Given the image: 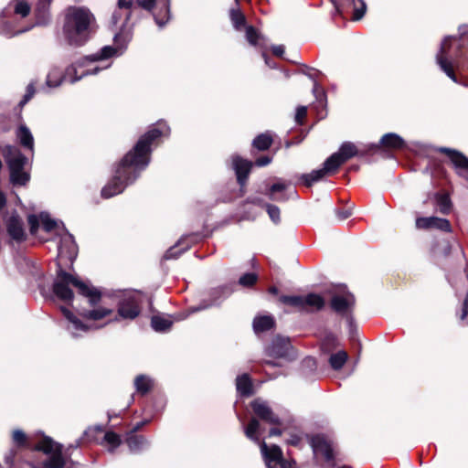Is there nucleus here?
<instances>
[{
	"label": "nucleus",
	"instance_id": "f257e3e1",
	"mask_svg": "<svg viewBox=\"0 0 468 468\" xmlns=\"http://www.w3.org/2000/svg\"><path fill=\"white\" fill-rule=\"evenodd\" d=\"M168 133L169 127L159 122L141 136L134 147L119 163L113 178L101 189V196L110 198L133 184L148 166L154 143Z\"/></svg>",
	"mask_w": 468,
	"mask_h": 468
},
{
	"label": "nucleus",
	"instance_id": "f03ea898",
	"mask_svg": "<svg viewBox=\"0 0 468 468\" xmlns=\"http://www.w3.org/2000/svg\"><path fill=\"white\" fill-rule=\"evenodd\" d=\"M96 19L85 6H69L66 9L62 35L69 46L81 47L91 37Z\"/></svg>",
	"mask_w": 468,
	"mask_h": 468
},
{
	"label": "nucleus",
	"instance_id": "7ed1b4c3",
	"mask_svg": "<svg viewBox=\"0 0 468 468\" xmlns=\"http://www.w3.org/2000/svg\"><path fill=\"white\" fill-rule=\"evenodd\" d=\"M117 55V49L105 46L100 51L85 56L66 69V76L70 83H75L86 76L98 74L111 67L110 59Z\"/></svg>",
	"mask_w": 468,
	"mask_h": 468
},
{
	"label": "nucleus",
	"instance_id": "20e7f679",
	"mask_svg": "<svg viewBox=\"0 0 468 468\" xmlns=\"http://www.w3.org/2000/svg\"><path fill=\"white\" fill-rule=\"evenodd\" d=\"M69 286L75 287L80 294L87 297L91 305H95L101 300V292L96 288L59 268L53 283L55 295L66 303H71L74 293Z\"/></svg>",
	"mask_w": 468,
	"mask_h": 468
},
{
	"label": "nucleus",
	"instance_id": "39448f33",
	"mask_svg": "<svg viewBox=\"0 0 468 468\" xmlns=\"http://www.w3.org/2000/svg\"><path fill=\"white\" fill-rule=\"evenodd\" d=\"M357 154L356 146L350 142H346L340 146L338 152L333 154L324 161L323 168L304 174L301 178L306 186H311L323 177L335 173L342 164Z\"/></svg>",
	"mask_w": 468,
	"mask_h": 468
},
{
	"label": "nucleus",
	"instance_id": "423d86ee",
	"mask_svg": "<svg viewBox=\"0 0 468 468\" xmlns=\"http://www.w3.org/2000/svg\"><path fill=\"white\" fill-rule=\"evenodd\" d=\"M79 446L80 444L76 442L65 448L57 441H38L35 448L41 451L46 455V459L35 464L33 468H65L68 459L72 454V449H77Z\"/></svg>",
	"mask_w": 468,
	"mask_h": 468
},
{
	"label": "nucleus",
	"instance_id": "0eeeda50",
	"mask_svg": "<svg viewBox=\"0 0 468 468\" xmlns=\"http://www.w3.org/2000/svg\"><path fill=\"white\" fill-rule=\"evenodd\" d=\"M3 154L10 171V182L14 186H26L30 179L29 174L24 170L27 157L12 145L5 146Z\"/></svg>",
	"mask_w": 468,
	"mask_h": 468
},
{
	"label": "nucleus",
	"instance_id": "6e6552de",
	"mask_svg": "<svg viewBox=\"0 0 468 468\" xmlns=\"http://www.w3.org/2000/svg\"><path fill=\"white\" fill-rule=\"evenodd\" d=\"M142 299L139 293L127 292L122 293L117 303V313L120 318L133 320L141 313Z\"/></svg>",
	"mask_w": 468,
	"mask_h": 468
},
{
	"label": "nucleus",
	"instance_id": "1a4fd4ad",
	"mask_svg": "<svg viewBox=\"0 0 468 468\" xmlns=\"http://www.w3.org/2000/svg\"><path fill=\"white\" fill-rule=\"evenodd\" d=\"M111 454H137L149 448L148 441H98Z\"/></svg>",
	"mask_w": 468,
	"mask_h": 468
},
{
	"label": "nucleus",
	"instance_id": "9d476101",
	"mask_svg": "<svg viewBox=\"0 0 468 468\" xmlns=\"http://www.w3.org/2000/svg\"><path fill=\"white\" fill-rule=\"evenodd\" d=\"M139 6L153 10V16L158 27H163L170 19V0H137Z\"/></svg>",
	"mask_w": 468,
	"mask_h": 468
},
{
	"label": "nucleus",
	"instance_id": "9b49d317",
	"mask_svg": "<svg viewBox=\"0 0 468 468\" xmlns=\"http://www.w3.org/2000/svg\"><path fill=\"white\" fill-rule=\"evenodd\" d=\"M260 448L267 468H290L291 464L284 461L279 446L262 441Z\"/></svg>",
	"mask_w": 468,
	"mask_h": 468
},
{
	"label": "nucleus",
	"instance_id": "f8f14e48",
	"mask_svg": "<svg viewBox=\"0 0 468 468\" xmlns=\"http://www.w3.org/2000/svg\"><path fill=\"white\" fill-rule=\"evenodd\" d=\"M30 232L35 234L38 229L39 222L42 224L43 229L46 232L56 231L58 234L62 232L63 223L61 221H57L52 218L50 215L47 212H41L39 216L37 215H29L27 218Z\"/></svg>",
	"mask_w": 468,
	"mask_h": 468
},
{
	"label": "nucleus",
	"instance_id": "ddd939ff",
	"mask_svg": "<svg viewBox=\"0 0 468 468\" xmlns=\"http://www.w3.org/2000/svg\"><path fill=\"white\" fill-rule=\"evenodd\" d=\"M453 37H447L443 39L439 54L436 57L437 63L446 75L454 82H457L456 76L453 72L452 56L450 54V47Z\"/></svg>",
	"mask_w": 468,
	"mask_h": 468
},
{
	"label": "nucleus",
	"instance_id": "4468645a",
	"mask_svg": "<svg viewBox=\"0 0 468 468\" xmlns=\"http://www.w3.org/2000/svg\"><path fill=\"white\" fill-rule=\"evenodd\" d=\"M355 303V298L346 286L337 287L335 293L331 300V307L337 313H345Z\"/></svg>",
	"mask_w": 468,
	"mask_h": 468
},
{
	"label": "nucleus",
	"instance_id": "2eb2a0df",
	"mask_svg": "<svg viewBox=\"0 0 468 468\" xmlns=\"http://www.w3.org/2000/svg\"><path fill=\"white\" fill-rule=\"evenodd\" d=\"M60 239L58 246V256L59 258H67L72 261L77 255V245L73 236L67 231L62 226V232L59 233Z\"/></svg>",
	"mask_w": 468,
	"mask_h": 468
},
{
	"label": "nucleus",
	"instance_id": "dca6fc26",
	"mask_svg": "<svg viewBox=\"0 0 468 468\" xmlns=\"http://www.w3.org/2000/svg\"><path fill=\"white\" fill-rule=\"evenodd\" d=\"M61 312H62L63 315L65 316V318L69 321L67 329L71 334V335L73 337L80 336V335H81L82 333H86L90 329L99 327V326H94L93 324L82 323L79 318H77L66 307H62Z\"/></svg>",
	"mask_w": 468,
	"mask_h": 468
},
{
	"label": "nucleus",
	"instance_id": "f3484780",
	"mask_svg": "<svg viewBox=\"0 0 468 468\" xmlns=\"http://www.w3.org/2000/svg\"><path fill=\"white\" fill-rule=\"evenodd\" d=\"M440 151L445 153L449 156L457 174L468 181V158L463 154L448 148H441Z\"/></svg>",
	"mask_w": 468,
	"mask_h": 468
},
{
	"label": "nucleus",
	"instance_id": "a211bd4d",
	"mask_svg": "<svg viewBox=\"0 0 468 468\" xmlns=\"http://www.w3.org/2000/svg\"><path fill=\"white\" fill-rule=\"evenodd\" d=\"M311 447L317 460H323L335 464V452L330 441H311Z\"/></svg>",
	"mask_w": 468,
	"mask_h": 468
},
{
	"label": "nucleus",
	"instance_id": "6ab92c4d",
	"mask_svg": "<svg viewBox=\"0 0 468 468\" xmlns=\"http://www.w3.org/2000/svg\"><path fill=\"white\" fill-rule=\"evenodd\" d=\"M416 228L420 229H437L445 232H451V224L448 219L437 217H420L416 219Z\"/></svg>",
	"mask_w": 468,
	"mask_h": 468
},
{
	"label": "nucleus",
	"instance_id": "aec40b11",
	"mask_svg": "<svg viewBox=\"0 0 468 468\" xmlns=\"http://www.w3.org/2000/svg\"><path fill=\"white\" fill-rule=\"evenodd\" d=\"M252 165L253 164L250 161L239 156L235 155L232 157V166L235 170L237 180L240 186H244L246 185Z\"/></svg>",
	"mask_w": 468,
	"mask_h": 468
},
{
	"label": "nucleus",
	"instance_id": "412c9836",
	"mask_svg": "<svg viewBox=\"0 0 468 468\" xmlns=\"http://www.w3.org/2000/svg\"><path fill=\"white\" fill-rule=\"evenodd\" d=\"M5 225L7 233L14 240L19 242L25 239L26 235L22 219L16 213L6 218Z\"/></svg>",
	"mask_w": 468,
	"mask_h": 468
},
{
	"label": "nucleus",
	"instance_id": "4be33fe9",
	"mask_svg": "<svg viewBox=\"0 0 468 468\" xmlns=\"http://www.w3.org/2000/svg\"><path fill=\"white\" fill-rule=\"evenodd\" d=\"M292 349L291 343L288 338L278 336L268 349V354L273 357H287L290 356Z\"/></svg>",
	"mask_w": 468,
	"mask_h": 468
},
{
	"label": "nucleus",
	"instance_id": "5701e85b",
	"mask_svg": "<svg viewBox=\"0 0 468 468\" xmlns=\"http://www.w3.org/2000/svg\"><path fill=\"white\" fill-rule=\"evenodd\" d=\"M251 408L254 413L263 420L271 423H276L278 421V418L273 414L271 408L264 400L260 399L253 400L251 402Z\"/></svg>",
	"mask_w": 468,
	"mask_h": 468
},
{
	"label": "nucleus",
	"instance_id": "b1692460",
	"mask_svg": "<svg viewBox=\"0 0 468 468\" xmlns=\"http://www.w3.org/2000/svg\"><path fill=\"white\" fill-rule=\"evenodd\" d=\"M195 238L192 236L181 238L175 246L169 248L166 250L164 258L165 260L177 259L184 251L189 248V239L192 241Z\"/></svg>",
	"mask_w": 468,
	"mask_h": 468
},
{
	"label": "nucleus",
	"instance_id": "393cba45",
	"mask_svg": "<svg viewBox=\"0 0 468 468\" xmlns=\"http://www.w3.org/2000/svg\"><path fill=\"white\" fill-rule=\"evenodd\" d=\"M16 136L24 148L34 150V137L27 125L20 124L16 131Z\"/></svg>",
	"mask_w": 468,
	"mask_h": 468
},
{
	"label": "nucleus",
	"instance_id": "a878e982",
	"mask_svg": "<svg viewBox=\"0 0 468 468\" xmlns=\"http://www.w3.org/2000/svg\"><path fill=\"white\" fill-rule=\"evenodd\" d=\"M133 5V4L132 0H118V9L112 15V23L117 25L123 16L124 24L129 19Z\"/></svg>",
	"mask_w": 468,
	"mask_h": 468
},
{
	"label": "nucleus",
	"instance_id": "bb28decb",
	"mask_svg": "<svg viewBox=\"0 0 468 468\" xmlns=\"http://www.w3.org/2000/svg\"><path fill=\"white\" fill-rule=\"evenodd\" d=\"M324 305V298L316 293L303 295V311H317Z\"/></svg>",
	"mask_w": 468,
	"mask_h": 468
},
{
	"label": "nucleus",
	"instance_id": "cd10ccee",
	"mask_svg": "<svg viewBox=\"0 0 468 468\" xmlns=\"http://www.w3.org/2000/svg\"><path fill=\"white\" fill-rule=\"evenodd\" d=\"M69 78L66 76V73L63 74L62 70L57 67L51 68L48 71L46 79V87L47 88H58L61 85L63 80Z\"/></svg>",
	"mask_w": 468,
	"mask_h": 468
},
{
	"label": "nucleus",
	"instance_id": "c85d7f7f",
	"mask_svg": "<svg viewBox=\"0 0 468 468\" xmlns=\"http://www.w3.org/2000/svg\"><path fill=\"white\" fill-rule=\"evenodd\" d=\"M85 439H118L113 433L105 432L101 425H94L86 429L83 432Z\"/></svg>",
	"mask_w": 468,
	"mask_h": 468
},
{
	"label": "nucleus",
	"instance_id": "c756f323",
	"mask_svg": "<svg viewBox=\"0 0 468 468\" xmlns=\"http://www.w3.org/2000/svg\"><path fill=\"white\" fill-rule=\"evenodd\" d=\"M273 325L274 320L271 315L257 316L253 320V329L257 334L270 330Z\"/></svg>",
	"mask_w": 468,
	"mask_h": 468
},
{
	"label": "nucleus",
	"instance_id": "7c9ffc66",
	"mask_svg": "<svg viewBox=\"0 0 468 468\" xmlns=\"http://www.w3.org/2000/svg\"><path fill=\"white\" fill-rule=\"evenodd\" d=\"M289 186L284 182H278L273 184L270 188V198L276 201H285L289 198L283 192Z\"/></svg>",
	"mask_w": 468,
	"mask_h": 468
},
{
	"label": "nucleus",
	"instance_id": "2f4dec72",
	"mask_svg": "<svg viewBox=\"0 0 468 468\" xmlns=\"http://www.w3.org/2000/svg\"><path fill=\"white\" fill-rule=\"evenodd\" d=\"M381 144L384 147L389 149H400L404 146L403 139L396 133H387L381 138Z\"/></svg>",
	"mask_w": 468,
	"mask_h": 468
},
{
	"label": "nucleus",
	"instance_id": "473e14b6",
	"mask_svg": "<svg viewBox=\"0 0 468 468\" xmlns=\"http://www.w3.org/2000/svg\"><path fill=\"white\" fill-rule=\"evenodd\" d=\"M238 392L242 396H250L252 391L251 381L247 374L239 376L236 379Z\"/></svg>",
	"mask_w": 468,
	"mask_h": 468
},
{
	"label": "nucleus",
	"instance_id": "72a5a7b5",
	"mask_svg": "<svg viewBox=\"0 0 468 468\" xmlns=\"http://www.w3.org/2000/svg\"><path fill=\"white\" fill-rule=\"evenodd\" d=\"M173 320L170 317L153 316L151 325L155 332H165L170 329Z\"/></svg>",
	"mask_w": 468,
	"mask_h": 468
},
{
	"label": "nucleus",
	"instance_id": "f704fd0d",
	"mask_svg": "<svg viewBox=\"0 0 468 468\" xmlns=\"http://www.w3.org/2000/svg\"><path fill=\"white\" fill-rule=\"evenodd\" d=\"M134 386L137 392L141 393L142 395H144L152 388L153 381L149 377L140 375L136 377V378L134 379Z\"/></svg>",
	"mask_w": 468,
	"mask_h": 468
},
{
	"label": "nucleus",
	"instance_id": "c9c22d12",
	"mask_svg": "<svg viewBox=\"0 0 468 468\" xmlns=\"http://www.w3.org/2000/svg\"><path fill=\"white\" fill-rule=\"evenodd\" d=\"M110 314H112L111 309L97 308V309H93L90 311H84L81 313V315L88 320H91V321L95 322V321H99V320L104 318L105 316L109 315Z\"/></svg>",
	"mask_w": 468,
	"mask_h": 468
},
{
	"label": "nucleus",
	"instance_id": "e433bc0d",
	"mask_svg": "<svg viewBox=\"0 0 468 468\" xmlns=\"http://www.w3.org/2000/svg\"><path fill=\"white\" fill-rule=\"evenodd\" d=\"M347 358H348L347 353L344 350H341V351H338V352L331 355V356L329 358V363H330V366L335 370H339L343 367V366L346 362Z\"/></svg>",
	"mask_w": 468,
	"mask_h": 468
},
{
	"label": "nucleus",
	"instance_id": "4c0bfd02",
	"mask_svg": "<svg viewBox=\"0 0 468 468\" xmlns=\"http://www.w3.org/2000/svg\"><path fill=\"white\" fill-rule=\"evenodd\" d=\"M229 16H230V20L233 24V27L237 30H239L242 27L245 26L246 17L243 15V13L240 11L239 5H237V7L231 8Z\"/></svg>",
	"mask_w": 468,
	"mask_h": 468
},
{
	"label": "nucleus",
	"instance_id": "58836bf2",
	"mask_svg": "<svg viewBox=\"0 0 468 468\" xmlns=\"http://www.w3.org/2000/svg\"><path fill=\"white\" fill-rule=\"evenodd\" d=\"M279 300L283 304L303 311V295H282Z\"/></svg>",
	"mask_w": 468,
	"mask_h": 468
},
{
	"label": "nucleus",
	"instance_id": "ea45409f",
	"mask_svg": "<svg viewBox=\"0 0 468 468\" xmlns=\"http://www.w3.org/2000/svg\"><path fill=\"white\" fill-rule=\"evenodd\" d=\"M272 143V138L269 133H261L253 140V146L258 150H267Z\"/></svg>",
	"mask_w": 468,
	"mask_h": 468
},
{
	"label": "nucleus",
	"instance_id": "a19ab883",
	"mask_svg": "<svg viewBox=\"0 0 468 468\" xmlns=\"http://www.w3.org/2000/svg\"><path fill=\"white\" fill-rule=\"evenodd\" d=\"M435 198L441 213L448 214L451 209V200L449 197L446 194H436Z\"/></svg>",
	"mask_w": 468,
	"mask_h": 468
},
{
	"label": "nucleus",
	"instance_id": "79ce46f5",
	"mask_svg": "<svg viewBox=\"0 0 468 468\" xmlns=\"http://www.w3.org/2000/svg\"><path fill=\"white\" fill-rule=\"evenodd\" d=\"M205 308L203 303H199L195 306H189L186 311L176 314L173 317L175 321H181L186 319L187 316H189L191 314L200 312Z\"/></svg>",
	"mask_w": 468,
	"mask_h": 468
},
{
	"label": "nucleus",
	"instance_id": "37998d69",
	"mask_svg": "<svg viewBox=\"0 0 468 468\" xmlns=\"http://www.w3.org/2000/svg\"><path fill=\"white\" fill-rule=\"evenodd\" d=\"M353 4L355 6L354 19L359 20L364 16L366 13V4L363 0H353Z\"/></svg>",
	"mask_w": 468,
	"mask_h": 468
},
{
	"label": "nucleus",
	"instance_id": "c03bdc74",
	"mask_svg": "<svg viewBox=\"0 0 468 468\" xmlns=\"http://www.w3.org/2000/svg\"><path fill=\"white\" fill-rule=\"evenodd\" d=\"M15 13L26 17L30 13V6L27 2L17 1L15 5Z\"/></svg>",
	"mask_w": 468,
	"mask_h": 468
},
{
	"label": "nucleus",
	"instance_id": "a18cd8bd",
	"mask_svg": "<svg viewBox=\"0 0 468 468\" xmlns=\"http://www.w3.org/2000/svg\"><path fill=\"white\" fill-rule=\"evenodd\" d=\"M257 281V275L255 273H245L239 278V284L244 287H250L253 285Z\"/></svg>",
	"mask_w": 468,
	"mask_h": 468
},
{
	"label": "nucleus",
	"instance_id": "49530a36",
	"mask_svg": "<svg viewBox=\"0 0 468 468\" xmlns=\"http://www.w3.org/2000/svg\"><path fill=\"white\" fill-rule=\"evenodd\" d=\"M246 38L250 45L255 46L260 38V35L253 27L250 26L246 28Z\"/></svg>",
	"mask_w": 468,
	"mask_h": 468
},
{
	"label": "nucleus",
	"instance_id": "de8ad7c7",
	"mask_svg": "<svg viewBox=\"0 0 468 468\" xmlns=\"http://www.w3.org/2000/svg\"><path fill=\"white\" fill-rule=\"evenodd\" d=\"M259 421L255 419H252L248 426L246 427V430H245V433H246V436L249 437V438H252L253 436H255L258 429H259Z\"/></svg>",
	"mask_w": 468,
	"mask_h": 468
},
{
	"label": "nucleus",
	"instance_id": "09e8293b",
	"mask_svg": "<svg viewBox=\"0 0 468 468\" xmlns=\"http://www.w3.org/2000/svg\"><path fill=\"white\" fill-rule=\"evenodd\" d=\"M266 208H267V212L271 218V219L274 222V223H278L280 222V209L278 207L274 206V205H267L266 206Z\"/></svg>",
	"mask_w": 468,
	"mask_h": 468
},
{
	"label": "nucleus",
	"instance_id": "8fccbe9b",
	"mask_svg": "<svg viewBox=\"0 0 468 468\" xmlns=\"http://www.w3.org/2000/svg\"><path fill=\"white\" fill-rule=\"evenodd\" d=\"M307 114V109L304 106H300L296 110L295 121L298 123H302Z\"/></svg>",
	"mask_w": 468,
	"mask_h": 468
},
{
	"label": "nucleus",
	"instance_id": "3c124183",
	"mask_svg": "<svg viewBox=\"0 0 468 468\" xmlns=\"http://www.w3.org/2000/svg\"><path fill=\"white\" fill-rule=\"evenodd\" d=\"M271 162V159L268 156H262L256 160L255 164L258 166H265Z\"/></svg>",
	"mask_w": 468,
	"mask_h": 468
},
{
	"label": "nucleus",
	"instance_id": "603ef678",
	"mask_svg": "<svg viewBox=\"0 0 468 468\" xmlns=\"http://www.w3.org/2000/svg\"><path fill=\"white\" fill-rule=\"evenodd\" d=\"M272 53L275 56H279V57L282 56V54L284 53V47L282 45L273 46Z\"/></svg>",
	"mask_w": 468,
	"mask_h": 468
},
{
	"label": "nucleus",
	"instance_id": "864d4df0",
	"mask_svg": "<svg viewBox=\"0 0 468 468\" xmlns=\"http://www.w3.org/2000/svg\"><path fill=\"white\" fill-rule=\"evenodd\" d=\"M468 314V299H465L462 310L461 319L464 320Z\"/></svg>",
	"mask_w": 468,
	"mask_h": 468
},
{
	"label": "nucleus",
	"instance_id": "5fc2aeb1",
	"mask_svg": "<svg viewBox=\"0 0 468 468\" xmlns=\"http://www.w3.org/2000/svg\"><path fill=\"white\" fill-rule=\"evenodd\" d=\"M13 439H16V440L26 439V434L21 430H15L13 431Z\"/></svg>",
	"mask_w": 468,
	"mask_h": 468
},
{
	"label": "nucleus",
	"instance_id": "6e6d98bb",
	"mask_svg": "<svg viewBox=\"0 0 468 468\" xmlns=\"http://www.w3.org/2000/svg\"><path fill=\"white\" fill-rule=\"evenodd\" d=\"M6 204V198L3 192L0 191V210H2Z\"/></svg>",
	"mask_w": 468,
	"mask_h": 468
},
{
	"label": "nucleus",
	"instance_id": "4d7b16f0",
	"mask_svg": "<svg viewBox=\"0 0 468 468\" xmlns=\"http://www.w3.org/2000/svg\"><path fill=\"white\" fill-rule=\"evenodd\" d=\"M26 93L30 94L33 97L35 93V88L32 83L27 85Z\"/></svg>",
	"mask_w": 468,
	"mask_h": 468
},
{
	"label": "nucleus",
	"instance_id": "13d9d810",
	"mask_svg": "<svg viewBox=\"0 0 468 468\" xmlns=\"http://www.w3.org/2000/svg\"><path fill=\"white\" fill-rule=\"evenodd\" d=\"M32 98L30 94H25L23 100L20 101L19 105L24 106L27 101Z\"/></svg>",
	"mask_w": 468,
	"mask_h": 468
},
{
	"label": "nucleus",
	"instance_id": "bf43d9fd",
	"mask_svg": "<svg viewBox=\"0 0 468 468\" xmlns=\"http://www.w3.org/2000/svg\"><path fill=\"white\" fill-rule=\"evenodd\" d=\"M349 216H350V212H348V211L339 212V214H338V217H339L341 219H346V218H347Z\"/></svg>",
	"mask_w": 468,
	"mask_h": 468
},
{
	"label": "nucleus",
	"instance_id": "052dcab7",
	"mask_svg": "<svg viewBox=\"0 0 468 468\" xmlns=\"http://www.w3.org/2000/svg\"><path fill=\"white\" fill-rule=\"evenodd\" d=\"M460 34L464 36L468 34V26H463L459 28Z\"/></svg>",
	"mask_w": 468,
	"mask_h": 468
},
{
	"label": "nucleus",
	"instance_id": "680f3d73",
	"mask_svg": "<svg viewBox=\"0 0 468 468\" xmlns=\"http://www.w3.org/2000/svg\"><path fill=\"white\" fill-rule=\"evenodd\" d=\"M271 436H281V431L278 429H272L270 432Z\"/></svg>",
	"mask_w": 468,
	"mask_h": 468
},
{
	"label": "nucleus",
	"instance_id": "e2e57ef3",
	"mask_svg": "<svg viewBox=\"0 0 468 468\" xmlns=\"http://www.w3.org/2000/svg\"><path fill=\"white\" fill-rule=\"evenodd\" d=\"M269 292H270V293L277 294V293H278V289H277L276 287H274V286H273V287H271V288L269 289Z\"/></svg>",
	"mask_w": 468,
	"mask_h": 468
},
{
	"label": "nucleus",
	"instance_id": "0e129e2a",
	"mask_svg": "<svg viewBox=\"0 0 468 468\" xmlns=\"http://www.w3.org/2000/svg\"><path fill=\"white\" fill-rule=\"evenodd\" d=\"M27 29H20V30L16 31L15 34H9V33H6V35L13 36V35H16V34H19V33L25 32V31H27Z\"/></svg>",
	"mask_w": 468,
	"mask_h": 468
},
{
	"label": "nucleus",
	"instance_id": "69168bd1",
	"mask_svg": "<svg viewBox=\"0 0 468 468\" xmlns=\"http://www.w3.org/2000/svg\"><path fill=\"white\" fill-rule=\"evenodd\" d=\"M18 442V446H22L24 444H26V442H27V441H24V440H21V441H16Z\"/></svg>",
	"mask_w": 468,
	"mask_h": 468
},
{
	"label": "nucleus",
	"instance_id": "338daca9",
	"mask_svg": "<svg viewBox=\"0 0 468 468\" xmlns=\"http://www.w3.org/2000/svg\"><path fill=\"white\" fill-rule=\"evenodd\" d=\"M5 462H6V463L11 464V463H12L11 457L6 456V457H5Z\"/></svg>",
	"mask_w": 468,
	"mask_h": 468
},
{
	"label": "nucleus",
	"instance_id": "774afa93",
	"mask_svg": "<svg viewBox=\"0 0 468 468\" xmlns=\"http://www.w3.org/2000/svg\"><path fill=\"white\" fill-rule=\"evenodd\" d=\"M144 423V422H142V423H138V424H136V426L133 428V430H134V431H135V430H138V429H139V427H140V425H143Z\"/></svg>",
	"mask_w": 468,
	"mask_h": 468
}]
</instances>
